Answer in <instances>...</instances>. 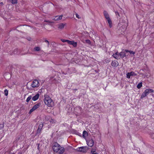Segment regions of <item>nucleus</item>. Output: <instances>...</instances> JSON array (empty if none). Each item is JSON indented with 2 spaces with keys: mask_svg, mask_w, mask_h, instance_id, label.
Here are the masks:
<instances>
[{
  "mask_svg": "<svg viewBox=\"0 0 154 154\" xmlns=\"http://www.w3.org/2000/svg\"><path fill=\"white\" fill-rule=\"evenodd\" d=\"M62 42H67V41H68V40H65V39H63L62 40Z\"/></svg>",
  "mask_w": 154,
  "mask_h": 154,
  "instance_id": "obj_37",
  "label": "nucleus"
},
{
  "mask_svg": "<svg viewBox=\"0 0 154 154\" xmlns=\"http://www.w3.org/2000/svg\"><path fill=\"white\" fill-rule=\"evenodd\" d=\"M52 148L54 152H59V153L60 154L63 153L65 151L64 148L61 147L60 145L57 142H54L53 143Z\"/></svg>",
  "mask_w": 154,
  "mask_h": 154,
  "instance_id": "obj_1",
  "label": "nucleus"
},
{
  "mask_svg": "<svg viewBox=\"0 0 154 154\" xmlns=\"http://www.w3.org/2000/svg\"><path fill=\"white\" fill-rule=\"evenodd\" d=\"M18 154H22V153L21 152H19Z\"/></svg>",
  "mask_w": 154,
  "mask_h": 154,
  "instance_id": "obj_44",
  "label": "nucleus"
},
{
  "mask_svg": "<svg viewBox=\"0 0 154 154\" xmlns=\"http://www.w3.org/2000/svg\"><path fill=\"white\" fill-rule=\"evenodd\" d=\"M110 61L109 59H107V61H106V62L107 63H109V62Z\"/></svg>",
  "mask_w": 154,
  "mask_h": 154,
  "instance_id": "obj_40",
  "label": "nucleus"
},
{
  "mask_svg": "<svg viewBox=\"0 0 154 154\" xmlns=\"http://www.w3.org/2000/svg\"><path fill=\"white\" fill-rule=\"evenodd\" d=\"M115 13L117 18H118L119 17H120L118 11H115Z\"/></svg>",
  "mask_w": 154,
  "mask_h": 154,
  "instance_id": "obj_29",
  "label": "nucleus"
},
{
  "mask_svg": "<svg viewBox=\"0 0 154 154\" xmlns=\"http://www.w3.org/2000/svg\"><path fill=\"white\" fill-rule=\"evenodd\" d=\"M39 85L40 84L38 81L36 79H35L32 82L31 86L33 88H37L39 86Z\"/></svg>",
  "mask_w": 154,
  "mask_h": 154,
  "instance_id": "obj_3",
  "label": "nucleus"
},
{
  "mask_svg": "<svg viewBox=\"0 0 154 154\" xmlns=\"http://www.w3.org/2000/svg\"><path fill=\"white\" fill-rule=\"evenodd\" d=\"M103 14L105 18L106 19H109V18H110L108 14V13L106 11H104Z\"/></svg>",
  "mask_w": 154,
  "mask_h": 154,
  "instance_id": "obj_9",
  "label": "nucleus"
},
{
  "mask_svg": "<svg viewBox=\"0 0 154 154\" xmlns=\"http://www.w3.org/2000/svg\"><path fill=\"white\" fill-rule=\"evenodd\" d=\"M76 17L78 19H80L81 18V17H79V15L77 14H75Z\"/></svg>",
  "mask_w": 154,
  "mask_h": 154,
  "instance_id": "obj_33",
  "label": "nucleus"
},
{
  "mask_svg": "<svg viewBox=\"0 0 154 154\" xmlns=\"http://www.w3.org/2000/svg\"><path fill=\"white\" fill-rule=\"evenodd\" d=\"M125 51H122L121 52L119 53V56L122 59L125 57L126 55V53H125Z\"/></svg>",
  "mask_w": 154,
  "mask_h": 154,
  "instance_id": "obj_7",
  "label": "nucleus"
},
{
  "mask_svg": "<svg viewBox=\"0 0 154 154\" xmlns=\"http://www.w3.org/2000/svg\"><path fill=\"white\" fill-rule=\"evenodd\" d=\"M41 105V103H38L36 104L31 109L29 112V113L31 114L32 112L33 111L36 110L37 108L39 107Z\"/></svg>",
  "mask_w": 154,
  "mask_h": 154,
  "instance_id": "obj_4",
  "label": "nucleus"
},
{
  "mask_svg": "<svg viewBox=\"0 0 154 154\" xmlns=\"http://www.w3.org/2000/svg\"><path fill=\"white\" fill-rule=\"evenodd\" d=\"M32 97L31 95L29 96L27 98L26 100V101L27 102H28L32 98Z\"/></svg>",
  "mask_w": 154,
  "mask_h": 154,
  "instance_id": "obj_22",
  "label": "nucleus"
},
{
  "mask_svg": "<svg viewBox=\"0 0 154 154\" xmlns=\"http://www.w3.org/2000/svg\"><path fill=\"white\" fill-rule=\"evenodd\" d=\"M4 127V125L3 124H0V130L3 128Z\"/></svg>",
  "mask_w": 154,
  "mask_h": 154,
  "instance_id": "obj_32",
  "label": "nucleus"
},
{
  "mask_svg": "<svg viewBox=\"0 0 154 154\" xmlns=\"http://www.w3.org/2000/svg\"><path fill=\"white\" fill-rule=\"evenodd\" d=\"M34 50L35 51H38L40 50V48L39 47H36L34 48Z\"/></svg>",
  "mask_w": 154,
  "mask_h": 154,
  "instance_id": "obj_23",
  "label": "nucleus"
},
{
  "mask_svg": "<svg viewBox=\"0 0 154 154\" xmlns=\"http://www.w3.org/2000/svg\"><path fill=\"white\" fill-rule=\"evenodd\" d=\"M44 102L45 104L49 107H52L54 105V102L50 97L47 94L44 95Z\"/></svg>",
  "mask_w": 154,
  "mask_h": 154,
  "instance_id": "obj_2",
  "label": "nucleus"
},
{
  "mask_svg": "<svg viewBox=\"0 0 154 154\" xmlns=\"http://www.w3.org/2000/svg\"><path fill=\"white\" fill-rule=\"evenodd\" d=\"M73 41H69V40H68V41H67V43L68 44H69V45H72V43H73Z\"/></svg>",
  "mask_w": 154,
  "mask_h": 154,
  "instance_id": "obj_28",
  "label": "nucleus"
},
{
  "mask_svg": "<svg viewBox=\"0 0 154 154\" xmlns=\"http://www.w3.org/2000/svg\"><path fill=\"white\" fill-rule=\"evenodd\" d=\"M125 51L126 52H129L131 54H135V52L133 51H129L128 50H125Z\"/></svg>",
  "mask_w": 154,
  "mask_h": 154,
  "instance_id": "obj_20",
  "label": "nucleus"
},
{
  "mask_svg": "<svg viewBox=\"0 0 154 154\" xmlns=\"http://www.w3.org/2000/svg\"><path fill=\"white\" fill-rule=\"evenodd\" d=\"M131 76V74H130V72H128L126 74V77L127 78L130 79V76Z\"/></svg>",
  "mask_w": 154,
  "mask_h": 154,
  "instance_id": "obj_25",
  "label": "nucleus"
},
{
  "mask_svg": "<svg viewBox=\"0 0 154 154\" xmlns=\"http://www.w3.org/2000/svg\"><path fill=\"white\" fill-rule=\"evenodd\" d=\"M77 135H79V136H81V134L80 133H79V132H77Z\"/></svg>",
  "mask_w": 154,
  "mask_h": 154,
  "instance_id": "obj_39",
  "label": "nucleus"
},
{
  "mask_svg": "<svg viewBox=\"0 0 154 154\" xmlns=\"http://www.w3.org/2000/svg\"><path fill=\"white\" fill-rule=\"evenodd\" d=\"M72 45H73L74 47H76L77 45V43L76 42H75L74 41H73Z\"/></svg>",
  "mask_w": 154,
  "mask_h": 154,
  "instance_id": "obj_26",
  "label": "nucleus"
},
{
  "mask_svg": "<svg viewBox=\"0 0 154 154\" xmlns=\"http://www.w3.org/2000/svg\"><path fill=\"white\" fill-rule=\"evenodd\" d=\"M44 42L47 43V46L48 47L49 46V45H50L49 42L46 39H44Z\"/></svg>",
  "mask_w": 154,
  "mask_h": 154,
  "instance_id": "obj_27",
  "label": "nucleus"
},
{
  "mask_svg": "<svg viewBox=\"0 0 154 154\" xmlns=\"http://www.w3.org/2000/svg\"><path fill=\"white\" fill-rule=\"evenodd\" d=\"M5 95L6 96H7L8 94V91L6 89L4 91Z\"/></svg>",
  "mask_w": 154,
  "mask_h": 154,
  "instance_id": "obj_30",
  "label": "nucleus"
},
{
  "mask_svg": "<svg viewBox=\"0 0 154 154\" xmlns=\"http://www.w3.org/2000/svg\"><path fill=\"white\" fill-rule=\"evenodd\" d=\"M38 146L37 148H38V149H39V144H38Z\"/></svg>",
  "mask_w": 154,
  "mask_h": 154,
  "instance_id": "obj_41",
  "label": "nucleus"
},
{
  "mask_svg": "<svg viewBox=\"0 0 154 154\" xmlns=\"http://www.w3.org/2000/svg\"><path fill=\"white\" fill-rule=\"evenodd\" d=\"M66 25V24L60 23L58 24V28L59 29H63L64 27V26Z\"/></svg>",
  "mask_w": 154,
  "mask_h": 154,
  "instance_id": "obj_12",
  "label": "nucleus"
},
{
  "mask_svg": "<svg viewBox=\"0 0 154 154\" xmlns=\"http://www.w3.org/2000/svg\"><path fill=\"white\" fill-rule=\"evenodd\" d=\"M75 109V110L79 109V110L80 111H81V108L80 107H76Z\"/></svg>",
  "mask_w": 154,
  "mask_h": 154,
  "instance_id": "obj_34",
  "label": "nucleus"
},
{
  "mask_svg": "<svg viewBox=\"0 0 154 154\" xmlns=\"http://www.w3.org/2000/svg\"><path fill=\"white\" fill-rule=\"evenodd\" d=\"M43 126L42 124H40L37 130V134H39Z\"/></svg>",
  "mask_w": 154,
  "mask_h": 154,
  "instance_id": "obj_8",
  "label": "nucleus"
},
{
  "mask_svg": "<svg viewBox=\"0 0 154 154\" xmlns=\"http://www.w3.org/2000/svg\"><path fill=\"white\" fill-rule=\"evenodd\" d=\"M13 53L15 54H20V52L18 49H16L14 51Z\"/></svg>",
  "mask_w": 154,
  "mask_h": 154,
  "instance_id": "obj_17",
  "label": "nucleus"
},
{
  "mask_svg": "<svg viewBox=\"0 0 154 154\" xmlns=\"http://www.w3.org/2000/svg\"><path fill=\"white\" fill-rule=\"evenodd\" d=\"M112 56L116 59L118 60L120 59L119 55H117L116 54H113Z\"/></svg>",
  "mask_w": 154,
  "mask_h": 154,
  "instance_id": "obj_19",
  "label": "nucleus"
},
{
  "mask_svg": "<svg viewBox=\"0 0 154 154\" xmlns=\"http://www.w3.org/2000/svg\"><path fill=\"white\" fill-rule=\"evenodd\" d=\"M145 91H146L147 95L150 93H153L154 92V90L153 89L150 88L147 89L145 90Z\"/></svg>",
  "mask_w": 154,
  "mask_h": 154,
  "instance_id": "obj_10",
  "label": "nucleus"
},
{
  "mask_svg": "<svg viewBox=\"0 0 154 154\" xmlns=\"http://www.w3.org/2000/svg\"><path fill=\"white\" fill-rule=\"evenodd\" d=\"M62 15H60L59 16H56L55 17V18H54V20H60L62 18Z\"/></svg>",
  "mask_w": 154,
  "mask_h": 154,
  "instance_id": "obj_18",
  "label": "nucleus"
},
{
  "mask_svg": "<svg viewBox=\"0 0 154 154\" xmlns=\"http://www.w3.org/2000/svg\"><path fill=\"white\" fill-rule=\"evenodd\" d=\"M88 135V133L87 132L85 131H84L82 134V136L84 138H85Z\"/></svg>",
  "mask_w": 154,
  "mask_h": 154,
  "instance_id": "obj_15",
  "label": "nucleus"
},
{
  "mask_svg": "<svg viewBox=\"0 0 154 154\" xmlns=\"http://www.w3.org/2000/svg\"><path fill=\"white\" fill-rule=\"evenodd\" d=\"M75 90H77V89H75Z\"/></svg>",
  "mask_w": 154,
  "mask_h": 154,
  "instance_id": "obj_45",
  "label": "nucleus"
},
{
  "mask_svg": "<svg viewBox=\"0 0 154 154\" xmlns=\"http://www.w3.org/2000/svg\"><path fill=\"white\" fill-rule=\"evenodd\" d=\"M44 22H48V23H52L53 22H50L49 20H45L44 21Z\"/></svg>",
  "mask_w": 154,
  "mask_h": 154,
  "instance_id": "obj_36",
  "label": "nucleus"
},
{
  "mask_svg": "<svg viewBox=\"0 0 154 154\" xmlns=\"http://www.w3.org/2000/svg\"><path fill=\"white\" fill-rule=\"evenodd\" d=\"M109 24V26L110 28H111L112 26V21L110 18H109V19H106Z\"/></svg>",
  "mask_w": 154,
  "mask_h": 154,
  "instance_id": "obj_14",
  "label": "nucleus"
},
{
  "mask_svg": "<svg viewBox=\"0 0 154 154\" xmlns=\"http://www.w3.org/2000/svg\"><path fill=\"white\" fill-rule=\"evenodd\" d=\"M39 94H36L35 96L33 97H32V100L33 101H36L39 98Z\"/></svg>",
  "mask_w": 154,
  "mask_h": 154,
  "instance_id": "obj_11",
  "label": "nucleus"
},
{
  "mask_svg": "<svg viewBox=\"0 0 154 154\" xmlns=\"http://www.w3.org/2000/svg\"><path fill=\"white\" fill-rule=\"evenodd\" d=\"M142 82H140L139 83L137 86V88L138 89H140L141 87L142 86Z\"/></svg>",
  "mask_w": 154,
  "mask_h": 154,
  "instance_id": "obj_21",
  "label": "nucleus"
},
{
  "mask_svg": "<svg viewBox=\"0 0 154 154\" xmlns=\"http://www.w3.org/2000/svg\"><path fill=\"white\" fill-rule=\"evenodd\" d=\"M85 42L87 43H88V44H91V41L89 40H88V39L86 40Z\"/></svg>",
  "mask_w": 154,
  "mask_h": 154,
  "instance_id": "obj_31",
  "label": "nucleus"
},
{
  "mask_svg": "<svg viewBox=\"0 0 154 154\" xmlns=\"http://www.w3.org/2000/svg\"><path fill=\"white\" fill-rule=\"evenodd\" d=\"M9 75V76H10V77H11L10 74H9V73H6L4 75V76H6L7 75Z\"/></svg>",
  "mask_w": 154,
  "mask_h": 154,
  "instance_id": "obj_38",
  "label": "nucleus"
},
{
  "mask_svg": "<svg viewBox=\"0 0 154 154\" xmlns=\"http://www.w3.org/2000/svg\"><path fill=\"white\" fill-rule=\"evenodd\" d=\"M130 74H131V76H136L137 75V74L135 73L134 72L132 71L130 72Z\"/></svg>",
  "mask_w": 154,
  "mask_h": 154,
  "instance_id": "obj_24",
  "label": "nucleus"
},
{
  "mask_svg": "<svg viewBox=\"0 0 154 154\" xmlns=\"http://www.w3.org/2000/svg\"><path fill=\"white\" fill-rule=\"evenodd\" d=\"M3 3L2 2H1L0 3V4L1 5H3Z\"/></svg>",
  "mask_w": 154,
  "mask_h": 154,
  "instance_id": "obj_43",
  "label": "nucleus"
},
{
  "mask_svg": "<svg viewBox=\"0 0 154 154\" xmlns=\"http://www.w3.org/2000/svg\"><path fill=\"white\" fill-rule=\"evenodd\" d=\"M95 152V150L94 149H92L91 151V153L92 154Z\"/></svg>",
  "mask_w": 154,
  "mask_h": 154,
  "instance_id": "obj_35",
  "label": "nucleus"
},
{
  "mask_svg": "<svg viewBox=\"0 0 154 154\" xmlns=\"http://www.w3.org/2000/svg\"><path fill=\"white\" fill-rule=\"evenodd\" d=\"M88 150V148L87 146H82L78 148L77 149V150L78 151L82 152H85Z\"/></svg>",
  "mask_w": 154,
  "mask_h": 154,
  "instance_id": "obj_5",
  "label": "nucleus"
},
{
  "mask_svg": "<svg viewBox=\"0 0 154 154\" xmlns=\"http://www.w3.org/2000/svg\"><path fill=\"white\" fill-rule=\"evenodd\" d=\"M86 141L87 144L89 146L91 147L93 146L94 142L92 139L89 140H86Z\"/></svg>",
  "mask_w": 154,
  "mask_h": 154,
  "instance_id": "obj_6",
  "label": "nucleus"
},
{
  "mask_svg": "<svg viewBox=\"0 0 154 154\" xmlns=\"http://www.w3.org/2000/svg\"><path fill=\"white\" fill-rule=\"evenodd\" d=\"M147 95V93H146V91H145L142 94L140 98L141 99H143Z\"/></svg>",
  "mask_w": 154,
  "mask_h": 154,
  "instance_id": "obj_16",
  "label": "nucleus"
},
{
  "mask_svg": "<svg viewBox=\"0 0 154 154\" xmlns=\"http://www.w3.org/2000/svg\"><path fill=\"white\" fill-rule=\"evenodd\" d=\"M117 63H118V62L116 60L112 61L111 63V65L113 66L116 67L118 66Z\"/></svg>",
  "mask_w": 154,
  "mask_h": 154,
  "instance_id": "obj_13",
  "label": "nucleus"
},
{
  "mask_svg": "<svg viewBox=\"0 0 154 154\" xmlns=\"http://www.w3.org/2000/svg\"><path fill=\"white\" fill-rule=\"evenodd\" d=\"M115 54H116L117 55H119V53L118 52H116Z\"/></svg>",
  "mask_w": 154,
  "mask_h": 154,
  "instance_id": "obj_42",
  "label": "nucleus"
}]
</instances>
